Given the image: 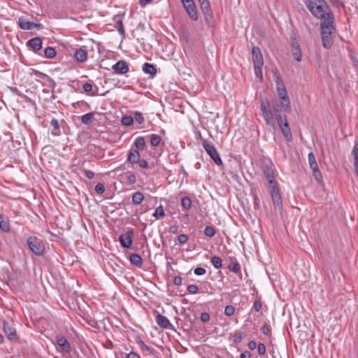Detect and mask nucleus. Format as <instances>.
Listing matches in <instances>:
<instances>
[{"mask_svg": "<svg viewBox=\"0 0 358 358\" xmlns=\"http://www.w3.org/2000/svg\"><path fill=\"white\" fill-rule=\"evenodd\" d=\"M308 7L310 13L321 22L329 18H334L329 6L324 0H308Z\"/></svg>", "mask_w": 358, "mask_h": 358, "instance_id": "nucleus-1", "label": "nucleus"}, {"mask_svg": "<svg viewBox=\"0 0 358 358\" xmlns=\"http://www.w3.org/2000/svg\"><path fill=\"white\" fill-rule=\"evenodd\" d=\"M321 38L322 45L325 48H330L334 43L335 24L334 19H327L320 22Z\"/></svg>", "mask_w": 358, "mask_h": 358, "instance_id": "nucleus-2", "label": "nucleus"}, {"mask_svg": "<svg viewBox=\"0 0 358 358\" xmlns=\"http://www.w3.org/2000/svg\"><path fill=\"white\" fill-rule=\"evenodd\" d=\"M276 90L278 97L280 100V104L273 105V110L275 113L289 111L291 109L290 101L287 95V90L284 84L280 80L276 81Z\"/></svg>", "mask_w": 358, "mask_h": 358, "instance_id": "nucleus-3", "label": "nucleus"}, {"mask_svg": "<svg viewBox=\"0 0 358 358\" xmlns=\"http://www.w3.org/2000/svg\"><path fill=\"white\" fill-rule=\"evenodd\" d=\"M27 245L29 250L36 255L41 256L45 250V245L43 241L34 236H31L27 238Z\"/></svg>", "mask_w": 358, "mask_h": 358, "instance_id": "nucleus-4", "label": "nucleus"}, {"mask_svg": "<svg viewBox=\"0 0 358 358\" xmlns=\"http://www.w3.org/2000/svg\"><path fill=\"white\" fill-rule=\"evenodd\" d=\"M202 145L207 154L217 165L222 164V159L213 143L204 139L202 141Z\"/></svg>", "mask_w": 358, "mask_h": 358, "instance_id": "nucleus-5", "label": "nucleus"}, {"mask_svg": "<svg viewBox=\"0 0 358 358\" xmlns=\"http://www.w3.org/2000/svg\"><path fill=\"white\" fill-rule=\"evenodd\" d=\"M276 119L285 139L289 142L292 141V134L286 118H283L281 115L278 114L276 115Z\"/></svg>", "mask_w": 358, "mask_h": 358, "instance_id": "nucleus-6", "label": "nucleus"}, {"mask_svg": "<svg viewBox=\"0 0 358 358\" xmlns=\"http://www.w3.org/2000/svg\"><path fill=\"white\" fill-rule=\"evenodd\" d=\"M262 171L269 184L270 187L277 186L276 182L274 180V167L273 164H264L262 165Z\"/></svg>", "mask_w": 358, "mask_h": 358, "instance_id": "nucleus-7", "label": "nucleus"}, {"mask_svg": "<svg viewBox=\"0 0 358 358\" xmlns=\"http://www.w3.org/2000/svg\"><path fill=\"white\" fill-rule=\"evenodd\" d=\"M181 2L189 17L193 20H197L198 14L194 0H182Z\"/></svg>", "mask_w": 358, "mask_h": 358, "instance_id": "nucleus-8", "label": "nucleus"}, {"mask_svg": "<svg viewBox=\"0 0 358 358\" xmlns=\"http://www.w3.org/2000/svg\"><path fill=\"white\" fill-rule=\"evenodd\" d=\"M271 194L275 209L281 212L282 209V203L278 186H273L271 188Z\"/></svg>", "mask_w": 358, "mask_h": 358, "instance_id": "nucleus-9", "label": "nucleus"}, {"mask_svg": "<svg viewBox=\"0 0 358 358\" xmlns=\"http://www.w3.org/2000/svg\"><path fill=\"white\" fill-rule=\"evenodd\" d=\"M4 333L6 334L10 341L17 340V334L15 327H13V322L4 321L3 323Z\"/></svg>", "mask_w": 358, "mask_h": 358, "instance_id": "nucleus-10", "label": "nucleus"}, {"mask_svg": "<svg viewBox=\"0 0 358 358\" xmlns=\"http://www.w3.org/2000/svg\"><path fill=\"white\" fill-rule=\"evenodd\" d=\"M18 24L20 29L24 30H31L34 28H37L38 29H43L41 24L29 22L23 17L19 18Z\"/></svg>", "mask_w": 358, "mask_h": 358, "instance_id": "nucleus-11", "label": "nucleus"}, {"mask_svg": "<svg viewBox=\"0 0 358 358\" xmlns=\"http://www.w3.org/2000/svg\"><path fill=\"white\" fill-rule=\"evenodd\" d=\"M308 162L310 165V168L311 169L313 176L317 180H319V179L321 178V173L319 170L315 155L313 152H310L308 154Z\"/></svg>", "mask_w": 358, "mask_h": 358, "instance_id": "nucleus-12", "label": "nucleus"}, {"mask_svg": "<svg viewBox=\"0 0 358 358\" xmlns=\"http://www.w3.org/2000/svg\"><path fill=\"white\" fill-rule=\"evenodd\" d=\"M112 69L117 74L123 75L127 73L129 69L124 60H120L113 65Z\"/></svg>", "mask_w": 358, "mask_h": 358, "instance_id": "nucleus-13", "label": "nucleus"}, {"mask_svg": "<svg viewBox=\"0 0 358 358\" xmlns=\"http://www.w3.org/2000/svg\"><path fill=\"white\" fill-rule=\"evenodd\" d=\"M133 231H128L127 234H121L119 237L120 245L124 248H129L132 245Z\"/></svg>", "mask_w": 358, "mask_h": 358, "instance_id": "nucleus-14", "label": "nucleus"}, {"mask_svg": "<svg viewBox=\"0 0 358 358\" xmlns=\"http://www.w3.org/2000/svg\"><path fill=\"white\" fill-rule=\"evenodd\" d=\"M252 62L254 66H259L264 64V60L262 52L257 47H253L252 50Z\"/></svg>", "mask_w": 358, "mask_h": 358, "instance_id": "nucleus-15", "label": "nucleus"}, {"mask_svg": "<svg viewBox=\"0 0 358 358\" xmlns=\"http://www.w3.org/2000/svg\"><path fill=\"white\" fill-rule=\"evenodd\" d=\"M56 341L62 352H69L71 351V345L65 337L58 336L56 337Z\"/></svg>", "mask_w": 358, "mask_h": 358, "instance_id": "nucleus-16", "label": "nucleus"}, {"mask_svg": "<svg viewBox=\"0 0 358 358\" xmlns=\"http://www.w3.org/2000/svg\"><path fill=\"white\" fill-rule=\"evenodd\" d=\"M292 54L294 59L297 62H301L302 59V54L299 43L293 41L292 43Z\"/></svg>", "mask_w": 358, "mask_h": 358, "instance_id": "nucleus-17", "label": "nucleus"}, {"mask_svg": "<svg viewBox=\"0 0 358 358\" xmlns=\"http://www.w3.org/2000/svg\"><path fill=\"white\" fill-rule=\"evenodd\" d=\"M27 45L31 48L34 52H37L42 48V40L38 37L31 38L27 41Z\"/></svg>", "mask_w": 358, "mask_h": 358, "instance_id": "nucleus-18", "label": "nucleus"}, {"mask_svg": "<svg viewBox=\"0 0 358 358\" xmlns=\"http://www.w3.org/2000/svg\"><path fill=\"white\" fill-rule=\"evenodd\" d=\"M156 322L159 327L164 329H169L172 326L169 320L166 317L160 314H158L156 316Z\"/></svg>", "mask_w": 358, "mask_h": 358, "instance_id": "nucleus-19", "label": "nucleus"}, {"mask_svg": "<svg viewBox=\"0 0 358 358\" xmlns=\"http://www.w3.org/2000/svg\"><path fill=\"white\" fill-rule=\"evenodd\" d=\"M352 155L354 157V166H355V173L358 177V141H356L355 143V145H354V147H353V149L352 151Z\"/></svg>", "mask_w": 358, "mask_h": 358, "instance_id": "nucleus-20", "label": "nucleus"}, {"mask_svg": "<svg viewBox=\"0 0 358 358\" xmlns=\"http://www.w3.org/2000/svg\"><path fill=\"white\" fill-rule=\"evenodd\" d=\"M74 58L79 62H84L87 59V53L83 49H78L74 53Z\"/></svg>", "mask_w": 358, "mask_h": 358, "instance_id": "nucleus-21", "label": "nucleus"}, {"mask_svg": "<svg viewBox=\"0 0 358 358\" xmlns=\"http://www.w3.org/2000/svg\"><path fill=\"white\" fill-rule=\"evenodd\" d=\"M140 159V154L137 150H131L129 153L127 160L131 164H137Z\"/></svg>", "mask_w": 358, "mask_h": 358, "instance_id": "nucleus-22", "label": "nucleus"}, {"mask_svg": "<svg viewBox=\"0 0 358 358\" xmlns=\"http://www.w3.org/2000/svg\"><path fill=\"white\" fill-rule=\"evenodd\" d=\"M262 115L268 125L271 127L274 126L273 115L271 110L263 112Z\"/></svg>", "mask_w": 358, "mask_h": 358, "instance_id": "nucleus-23", "label": "nucleus"}, {"mask_svg": "<svg viewBox=\"0 0 358 358\" xmlns=\"http://www.w3.org/2000/svg\"><path fill=\"white\" fill-rule=\"evenodd\" d=\"M131 264L137 267H141L143 263L142 258L138 254H131L129 257Z\"/></svg>", "mask_w": 358, "mask_h": 358, "instance_id": "nucleus-24", "label": "nucleus"}, {"mask_svg": "<svg viewBox=\"0 0 358 358\" xmlns=\"http://www.w3.org/2000/svg\"><path fill=\"white\" fill-rule=\"evenodd\" d=\"M50 124L54 127L53 130L52 131V134L55 136H59L61 134V130L58 120L55 118H53L51 120Z\"/></svg>", "mask_w": 358, "mask_h": 358, "instance_id": "nucleus-25", "label": "nucleus"}, {"mask_svg": "<svg viewBox=\"0 0 358 358\" xmlns=\"http://www.w3.org/2000/svg\"><path fill=\"white\" fill-rule=\"evenodd\" d=\"M142 69H143V71L145 74H149V75H155L157 72V70L155 68V66L152 64H149V63H145L143 65Z\"/></svg>", "mask_w": 358, "mask_h": 358, "instance_id": "nucleus-26", "label": "nucleus"}, {"mask_svg": "<svg viewBox=\"0 0 358 358\" xmlns=\"http://www.w3.org/2000/svg\"><path fill=\"white\" fill-rule=\"evenodd\" d=\"M131 199H132V203L134 205H139L143 201L144 196L142 192H136L133 194Z\"/></svg>", "mask_w": 358, "mask_h": 358, "instance_id": "nucleus-27", "label": "nucleus"}, {"mask_svg": "<svg viewBox=\"0 0 358 358\" xmlns=\"http://www.w3.org/2000/svg\"><path fill=\"white\" fill-rule=\"evenodd\" d=\"M200 7H201V9L203 13L206 15V19L208 18V17H212L210 6V3L208 1L201 3L200 4Z\"/></svg>", "mask_w": 358, "mask_h": 358, "instance_id": "nucleus-28", "label": "nucleus"}, {"mask_svg": "<svg viewBox=\"0 0 358 358\" xmlns=\"http://www.w3.org/2000/svg\"><path fill=\"white\" fill-rule=\"evenodd\" d=\"M134 145L136 148V150H143L145 146V141L144 137L138 136L135 139Z\"/></svg>", "mask_w": 358, "mask_h": 358, "instance_id": "nucleus-29", "label": "nucleus"}, {"mask_svg": "<svg viewBox=\"0 0 358 358\" xmlns=\"http://www.w3.org/2000/svg\"><path fill=\"white\" fill-rule=\"evenodd\" d=\"M152 216H154L157 220L163 218L165 216V213L162 205L155 209Z\"/></svg>", "mask_w": 358, "mask_h": 358, "instance_id": "nucleus-30", "label": "nucleus"}, {"mask_svg": "<svg viewBox=\"0 0 358 358\" xmlns=\"http://www.w3.org/2000/svg\"><path fill=\"white\" fill-rule=\"evenodd\" d=\"M0 228L3 231H8L10 229L9 222L6 220L3 216L0 213Z\"/></svg>", "mask_w": 358, "mask_h": 358, "instance_id": "nucleus-31", "label": "nucleus"}, {"mask_svg": "<svg viewBox=\"0 0 358 358\" xmlns=\"http://www.w3.org/2000/svg\"><path fill=\"white\" fill-rule=\"evenodd\" d=\"M93 119H94V114L92 113L85 114L81 117L82 122L85 124H91L93 121Z\"/></svg>", "mask_w": 358, "mask_h": 358, "instance_id": "nucleus-32", "label": "nucleus"}, {"mask_svg": "<svg viewBox=\"0 0 358 358\" xmlns=\"http://www.w3.org/2000/svg\"><path fill=\"white\" fill-rule=\"evenodd\" d=\"M150 139L151 145L154 147L159 145L162 140L159 135L155 134L150 136Z\"/></svg>", "mask_w": 358, "mask_h": 358, "instance_id": "nucleus-33", "label": "nucleus"}, {"mask_svg": "<svg viewBox=\"0 0 358 358\" xmlns=\"http://www.w3.org/2000/svg\"><path fill=\"white\" fill-rule=\"evenodd\" d=\"M262 66H263V65L254 66V71H255V76L260 81H262V80H263Z\"/></svg>", "mask_w": 358, "mask_h": 358, "instance_id": "nucleus-34", "label": "nucleus"}, {"mask_svg": "<svg viewBox=\"0 0 358 358\" xmlns=\"http://www.w3.org/2000/svg\"><path fill=\"white\" fill-rule=\"evenodd\" d=\"M45 57L48 59H52L56 55V51L52 47H48L45 49Z\"/></svg>", "mask_w": 358, "mask_h": 358, "instance_id": "nucleus-35", "label": "nucleus"}, {"mask_svg": "<svg viewBox=\"0 0 358 358\" xmlns=\"http://www.w3.org/2000/svg\"><path fill=\"white\" fill-rule=\"evenodd\" d=\"M181 205L183 209L188 210L192 207V201L189 197H183L181 201Z\"/></svg>", "mask_w": 358, "mask_h": 358, "instance_id": "nucleus-36", "label": "nucleus"}, {"mask_svg": "<svg viewBox=\"0 0 358 358\" xmlns=\"http://www.w3.org/2000/svg\"><path fill=\"white\" fill-rule=\"evenodd\" d=\"M211 263L215 268H220L222 266V259L217 256L211 258Z\"/></svg>", "mask_w": 358, "mask_h": 358, "instance_id": "nucleus-37", "label": "nucleus"}, {"mask_svg": "<svg viewBox=\"0 0 358 358\" xmlns=\"http://www.w3.org/2000/svg\"><path fill=\"white\" fill-rule=\"evenodd\" d=\"M228 268L233 271L234 273H238L241 271V266L240 264L237 262H232L229 266Z\"/></svg>", "mask_w": 358, "mask_h": 358, "instance_id": "nucleus-38", "label": "nucleus"}, {"mask_svg": "<svg viewBox=\"0 0 358 358\" xmlns=\"http://www.w3.org/2000/svg\"><path fill=\"white\" fill-rule=\"evenodd\" d=\"M204 234L208 237H213L215 234V229L211 226H207L204 229Z\"/></svg>", "mask_w": 358, "mask_h": 358, "instance_id": "nucleus-39", "label": "nucleus"}, {"mask_svg": "<svg viewBox=\"0 0 358 358\" xmlns=\"http://www.w3.org/2000/svg\"><path fill=\"white\" fill-rule=\"evenodd\" d=\"M121 122L125 126H130L134 122V118L131 116L126 115L122 117Z\"/></svg>", "mask_w": 358, "mask_h": 358, "instance_id": "nucleus-40", "label": "nucleus"}, {"mask_svg": "<svg viewBox=\"0 0 358 358\" xmlns=\"http://www.w3.org/2000/svg\"><path fill=\"white\" fill-rule=\"evenodd\" d=\"M260 110L262 113L271 110L270 104L266 99H262L260 103Z\"/></svg>", "mask_w": 358, "mask_h": 358, "instance_id": "nucleus-41", "label": "nucleus"}, {"mask_svg": "<svg viewBox=\"0 0 358 358\" xmlns=\"http://www.w3.org/2000/svg\"><path fill=\"white\" fill-rule=\"evenodd\" d=\"M116 28L119 34L122 36L124 35V29L122 21L121 20H118L116 22Z\"/></svg>", "mask_w": 358, "mask_h": 358, "instance_id": "nucleus-42", "label": "nucleus"}, {"mask_svg": "<svg viewBox=\"0 0 358 358\" xmlns=\"http://www.w3.org/2000/svg\"><path fill=\"white\" fill-rule=\"evenodd\" d=\"M235 308L233 306L229 305L227 306L224 308V314L227 316H231L234 314Z\"/></svg>", "mask_w": 358, "mask_h": 358, "instance_id": "nucleus-43", "label": "nucleus"}, {"mask_svg": "<svg viewBox=\"0 0 358 358\" xmlns=\"http://www.w3.org/2000/svg\"><path fill=\"white\" fill-rule=\"evenodd\" d=\"M33 74L36 77H37V78H38L40 79H42V80H45V79L48 78V75H46L45 73H42V72H41V71H39L38 70H33Z\"/></svg>", "mask_w": 358, "mask_h": 358, "instance_id": "nucleus-44", "label": "nucleus"}, {"mask_svg": "<svg viewBox=\"0 0 358 358\" xmlns=\"http://www.w3.org/2000/svg\"><path fill=\"white\" fill-rule=\"evenodd\" d=\"M187 289L189 294H194L198 292V287L196 285H189Z\"/></svg>", "mask_w": 358, "mask_h": 358, "instance_id": "nucleus-45", "label": "nucleus"}, {"mask_svg": "<svg viewBox=\"0 0 358 358\" xmlns=\"http://www.w3.org/2000/svg\"><path fill=\"white\" fill-rule=\"evenodd\" d=\"M134 118H135L136 121L139 124H142L144 121L143 115L141 114V113H140L138 111H136L134 113Z\"/></svg>", "mask_w": 358, "mask_h": 358, "instance_id": "nucleus-46", "label": "nucleus"}, {"mask_svg": "<svg viewBox=\"0 0 358 358\" xmlns=\"http://www.w3.org/2000/svg\"><path fill=\"white\" fill-rule=\"evenodd\" d=\"M139 345H140V347H141L143 350H145V351L148 352L150 354H152V352H153V349L150 348L149 346H148V345H147L145 343H143V341H141L139 342Z\"/></svg>", "mask_w": 358, "mask_h": 358, "instance_id": "nucleus-47", "label": "nucleus"}, {"mask_svg": "<svg viewBox=\"0 0 358 358\" xmlns=\"http://www.w3.org/2000/svg\"><path fill=\"white\" fill-rule=\"evenodd\" d=\"M95 191L98 194H102L105 191V187L102 183H98L95 186Z\"/></svg>", "mask_w": 358, "mask_h": 358, "instance_id": "nucleus-48", "label": "nucleus"}, {"mask_svg": "<svg viewBox=\"0 0 358 358\" xmlns=\"http://www.w3.org/2000/svg\"><path fill=\"white\" fill-rule=\"evenodd\" d=\"M178 241L180 244H185L188 241V236L186 234H180L178 237Z\"/></svg>", "mask_w": 358, "mask_h": 358, "instance_id": "nucleus-49", "label": "nucleus"}, {"mask_svg": "<svg viewBox=\"0 0 358 358\" xmlns=\"http://www.w3.org/2000/svg\"><path fill=\"white\" fill-rule=\"evenodd\" d=\"M206 271L202 267H197L194 269V273L196 275H203L206 273Z\"/></svg>", "mask_w": 358, "mask_h": 358, "instance_id": "nucleus-50", "label": "nucleus"}, {"mask_svg": "<svg viewBox=\"0 0 358 358\" xmlns=\"http://www.w3.org/2000/svg\"><path fill=\"white\" fill-rule=\"evenodd\" d=\"M258 353L261 355H264L266 353V347L264 344L259 343L257 346Z\"/></svg>", "mask_w": 358, "mask_h": 358, "instance_id": "nucleus-51", "label": "nucleus"}, {"mask_svg": "<svg viewBox=\"0 0 358 358\" xmlns=\"http://www.w3.org/2000/svg\"><path fill=\"white\" fill-rule=\"evenodd\" d=\"M200 319L203 322H207L210 320V315L207 313H203L201 314Z\"/></svg>", "mask_w": 358, "mask_h": 358, "instance_id": "nucleus-52", "label": "nucleus"}, {"mask_svg": "<svg viewBox=\"0 0 358 358\" xmlns=\"http://www.w3.org/2000/svg\"><path fill=\"white\" fill-rule=\"evenodd\" d=\"M83 89L85 92H90L92 90V85L90 83H85L83 85Z\"/></svg>", "mask_w": 358, "mask_h": 358, "instance_id": "nucleus-53", "label": "nucleus"}, {"mask_svg": "<svg viewBox=\"0 0 358 358\" xmlns=\"http://www.w3.org/2000/svg\"><path fill=\"white\" fill-rule=\"evenodd\" d=\"M84 173L85 176L89 179H92L94 177V173L90 170H85Z\"/></svg>", "mask_w": 358, "mask_h": 358, "instance_id": "nucleus-54", "label": "nucleus"}, {"mask_svg": "<svg viewBox=\"0 0 358 358\" xmlns=\"http://www.w3.org/2000/svg\"><path fill=\"white\" fill-rule=\"evenodd\" d=\"M182 279L179 275L176 276L173 279V283L176 285H178V286L182 284Z\"/></svg>", "mask_w": 358, "mask_h": 358, "instance_id": "nucleus-55", "label": "nucleus"}, {"mask_svg": "<svg viewBox=\"0 0 358 358\" xmlns=\"http://www.w3.org/2000/svg\"><path fill=\"white\" fill-rule=\"evenodd\" d=\"M262 331L264 335H268L270 333V328L267 324H264L262 327Z\"/></svg>", "mask_w": 358, "mask_h": 358, "instance_id": "nucleus-56", "label": "nucleus"}, {"mask_svg": "<svg viewBox=\"0 0 358 358\" xmlns=\"http://www.w3.org/2000/svg\"><path fill=\"white\" fill-rule=\"evenodd\" d=\"M127 180L130 184H134L136 181V176L134 174H130L127 177Z\"/></svg>", "mask_w": 358, "mask_h": 358, "instance_id": "nucleus-57", "label": "nucleus"}, {"mask_svg": "<svg viewBox=\"0 0 358 358\" xmlns=\"http://www.w3.org/2000/svg\"><path fill=\"white\" fill-rule=\"evenodd\" d=\"M139 164V166L142 169H146L148 167V163L145 160H140L138 162Z\"/></svg>", "mask_w": 358, "mask_h": 358, "instance_id": "nucleus-58", "label": "nucleus"}, {"mask_svg": "<svg viewBox=\"0 0 358 358\" xmlns=\"http://www.w3.org/2000/svg\"><path fill=\"white\" fill-rule=\"evenodd\" d=\"M248 348L251 350H254L257 348V344L254 341H251L248 343Z\"/></svg>", "mask_w": 358, "mask_h": 358, "instance_id": "nucleus-59", "label": "nucleus"}, {"mask_svg": "<svg viewBox=\"0 0 358 358\" xmlns=\"http://www.w3.org/2000/svg\"><path fill=\"white\" fill-rule=\"evenodd\" d=\"M152 0H139V4L141 7H145L148 3H151Z\"/></svg>", "mask_w": 358, "mask_h": 358, "instance_id": "nucleus-60", "label": "nucleus"}, {"mask_svg": "<svg viewBox=\"0 0 358 358\" xmlns=\"http://www.w3.org/2000/svg\"><path fill=\"white\" fill-rule=\"evenodd\" d=\"M127 358H141V357L138 354L131 352L127 355Z\"/></svg>", "mask_w": 358, "mask_h": 358, "instance_id": "nucleus-61", "label": "nucleus"}, {"mask_svg": "<svg viewBox=\"0 0 358 358\" xmlns=\"http://www.w3.org/2000/svg\"><path fill=\"white\" fill-rule=\"evenodd\" d=\"M251 355L248 351H245L241 354V358H250Z\"/></svg>", "mask_w": 358, "mask_h": 358, "instance_id": "nucleus-62", "label": "nucleus"}, {"mask_svg": "<svg viewBox=\"0 0 358 358\" xmlns=\"http://www.w3.org/2000/svg\"><path fill=\"white\" fill-rule=\"evenodd\" d=\"M254 308L256 311H259L262 308V304L259 301H255L254 303Z\"/></svg>", "mask_w": 358, "mask_h": 358, "instance_id": "nucleus-63", "label": "nucleus"}, {"mask_svg": "<svg viewBox=\"0 0 358 358\" xmlns=\"http://www.w3.org/2000/svg\"><path fill=\"white\" fill-rule=\"evenodd\" d=\"M254 207L255 209H258L259 208V201L257 196L254 197Z\"/></svg>", "mask_w": 358, "mask_h": 358, "instance_id": "nucleus-64", "label": "nucleus"}]
</instances>
